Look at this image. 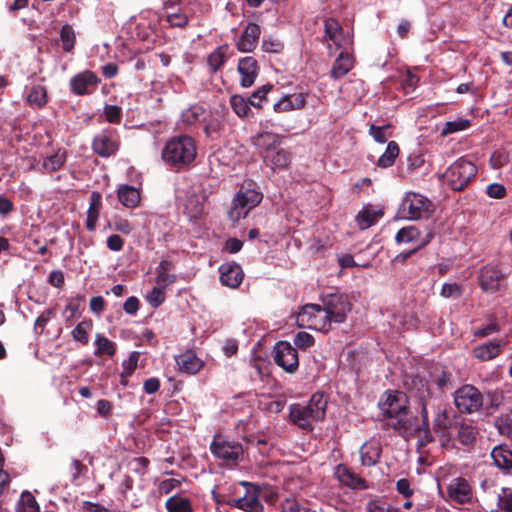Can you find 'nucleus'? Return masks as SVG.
Listing matches in <instances>:
<instances>
[{
  "label": "nucleus",
  "mask_w": 512,
  "mask_h": 512,
  "mask_svg": "<svg viewBox=\"0 0 512 512\" xmlns=\"http://www.w3.org/2000/svg\"><path fill=\"white\" fill-rule=\"evenodd\" d=\"M490 456L494 465L499 469L508 471L512 468V451L506 445L494 447Z\"/></svg>",
  "instance_id": "c756f323"
},
{
  "label": "nucleus",
  "mask_w": 512,
  "mask_h": 512,
  "mask_svg": "<svg viewBox=\"0 0 512 512\" xmlns=\"http://www.w3.org/2000/svg\"><path fill=\"white\" fill-rule=\"evenodd\" d=\"M178 369L187 374H196L204 366V362L198 358L194 351L187 350L175 357Z\"/></svg>",
  "instance_id": "393cba45"
},
{
  "label": "nucleus",
  "mask_w": 512,
  "mask_h": 512,
  "mask_svg": "<svg viewBox=\"0 0 512 512\" xmlns=\"http://www.w3.org/2000/svg\"><path fill=\"white\" fill-rule=\"evenodd\" d=\"M431 237V234L421 237L419 230L411 225L400 229L395 236V240L399 244L411 243L414 245L413 249L419 250L430 242Z\"/></svg>",
  "instance_id": "412c9836"
},
{
  "label": "nucleus",
  "mask_w": 512,
  "mask_h": 512,
  "mask_svg": "<svg viewBox=\"0 0 512 512\" xmlns=\"http://www.w3.org/2000/svg\"><path fill=\"white\" fill-rule=\"evenodd\" d=\"M398 154V144L395 141L389 142L385 152L378 159V165L382 168H388L392 166Z\"/></svg>",
  "instance_id": "ea45409f"
},
{
  "label": "nucleus",
  "mask_w": 512,
  "mask_h": 512,
  "mask_svg": "<svg viewBox=\"0 0 512 512\" xmlns=\"http://www.w3.org/2000/svg\"><path fill=\"white\" fill-rule=\"evenodd\" d=\"M294 343L299 348L305 349L313 345L314 338L307 332H299L294 338Z\"/></svg>",
  "instance_id": "0e129e2a"
},
{
  "label": "nucleus",
  "mask_w": 512,
  "mask_h": 512,
  "mask_svg": "<svg viewBox=\"0 0 512 512\" xmlns=\"http://www.w3.org/2000/svg\"><path fill=\"white\" fill-rule=\"evenodd\" d=\"M254 145L260 150L265 164L272 169L286 168L291 162V154L280 147L281 136L272 132H261L253 138Z\"/></svg>",
  "instance_id": "20e7f679"
},
{
  "label": "nucleus",
  "mask_w": 512,
  "mask_h": 512,
  "mask_svg": "<svg viewBox=\"0 0 512 512\" xmlns=\"http://www.w3.org/2000/svg\"><path fill=\"white\" fill-rule=\"evenodd\" d=\"M91 329V321H82L72 330V337L75 341H78L82 344H87L88 333Z\"/></svg>",
  "instance_id": "49530a36"
},
{
  "label": "nucleus",
  "mask_w": 512,
  "mask_h": 512,
  "mask_svg": "<svg viewBox=\"0 0 512 512\" xmlns=\"http://www.w3.org/2000/svg\"><path fill=\"white\" fill-rule=\"evenodd\" d=\"M381 446L378 441L365 442L360 448V459L364 466H374L380 458Z\"/></svg>",
  "instance_id": "cd10ccee"
},
{
  "label": "nucleus",
  "mask_w": 512,
  "mask_h": 512,
  "mask_svg": "<svg viewBox=\"0 0 512 512\" xmlns=\"http://www.w3.org/2000/svg\"><path fill=\"white\" fill-rule=\"evenodd\" d=\"M167 512H194L191 500L181 495H173L165 502Z\"/></svg>",
  "instance_id": "72a5a7b5"
},
{
  "label": "nucleus",
  "mask_w": 512,
  "mask_h": 512,
  "mask_svg": "<svg viewBox=\"0 0 512 512\" xmlns=\"http://www.w3.org/2000/svg\"><path fill=\"white\" fill-rule=\"evenodd\" d=\"M95 344L97 346L95 351L96 355L106 354L108 356H113L116 351L115 343L102 336L101 334L96 335Z\"/></svg>",
  "instance_id": "a18cd8bd"
},
{
  "label": "nucleus",
  "mask_w": 512,
  "mask_h": 512,
  "mask_svg": "<svg viewBox=\"0 0 512 512\" xmlns=\"http://www.w3.org/2000/svg\"><path fill=\"white\" fill-rule=\"evenodd\" d=\"M238 72L240 74V84L242 87H250L254 84L258 75L259 67L257 61L252 56H247L239 60Z\"/></svg>",
  "instance_id": "4be33fe9"
},
{
  "label": "nucleus",
  "mask_w": 512,
  "mask_h": 512,
  "mask_svg": "<svg viewBox=\"0 0 512 512\" xmlns=\"http://www.w3.org/2000/svg\"><path fill=\"white\" fill-rule=\"evenodd\" d=\"M273 357L275 363L288 373H293L298 369V352L287 341H280L274 346Z\"/></svg>",
  "instance_id": "ddd939ff"
},
{
  "label": "nucleus",
  "mask_w": 512,
  "mask_h": 512,
  "mask_svg": "<svg viewBox=\"0 0 512 512\" xmlns=\"http://www.w3.org/2000/svg\"><path fill=\"white\" fill-rule=\"evenodd\" d=\"M504 346L505 342L500 341L483 343L473 349V355L481 361H490L501 353Z\"/></svg>",
  "instance_id": "bb28decb"
},
{
  "label": "nucleus",
  "mask_w": 512,
  "mask_h": 512,
  "mask_svg": "<svg viewBox=\"0 0 512 512\" xmlns=\"http://www.w3.org/2000/svg\"><path fill=\"white\" fill-rule=\"evenodd\" d=\"M272 89V85H264L259 90L254 92L249 98L250 105L260 108L262 105L263 99L266 98L267 93Z\"/></svg>",
  "instance_id": "6e6d98bb"
},
{
  "label": "nucleus",
  "mask_w": 512,
  "mask_h": 512,
  "mask_svg": "<svg viewBox=\"0 0 512 512\" xmlns=\"http://www.w3.org/2000/svg\"><path fill=\"white\" fill-rule=\"evenodd\" d=\"M500 434L512 438V411L499 417L496 421Z\"/></svg>",
  "instance_id": "603ef678"
},
{
  "label": "nucleus",
  "mask_w": 512,
  "mask_h": 512,
  "mask_svg": "<svg viewBox=\"0 0 512 512\" xmlns=\"http://www.w3.org/2000/svg\"><path fill=\"white\" fill-rule=\"evenodd\" d=\"M260 34V27L255 23H249L236 41L237 49L241 52H252L257 46Z\"/></svg>",
  "instance_id": "5701e85b"
},
{
  "label": "nucleus",
  "mask_w": 512,
  "mask_h": 512,
  "mask_svg": "<svg viewBox=\"0 0 512 512\" xmlns=\"http://www.w3.org/2000/svg\"><path fill=\"white\" fill-rule=\"evenodd\" d=\"M211 453L221 464L235 466L243 458L244 450L242 445L236 441L223 438H216L210 446Z\"/></svg>",
  "instance_id": "1a4fd4ad"
},
{
  "label": "nucleus",
  "mask_w": 512,
  "mask_h": 512,
  "mask_svg": "<svg viewBox=\"0 0 512 512\" xmlns=\"http://www.w3.org/2000/svg\"><path fill=\"white\" fill-rule=\"evenodd\" d=\"M60 38L63 50L70 52L74 48L76 39L73 28L68 24L64 25L61 29Z\"/></svg>",
  "instance_id": "de8ad7c7"
},
{
  "label": "nucleus",
  "mask_w": 512,
  "mask_h": 512,
  "mask_svg": "<svg viewBox=\"0 0 512 512\" xmlns=\"http://www.w3.org/2000/svg\"><path fill=\"white\" fill-rule=\"evenodd\" d=\"M410 399L421 414V424L417 423V432L428 435L430 430L429 415H434L433 426L435 430H444L450 426V420L447 415L446 404L439 394H436L429 381L416 377L412 380L409 387Z\"/></svg>",
  "instance_id": "f257e3e1"
},
{
  "label": "nucleus",
  "mask_w": 512,
  "mask_h": 512,
  "mask_svg": "<svg viewBox=\"0 0 512 512\" xmlns=\"http://www.w3.org/2000/svg\"><path fill=\"white\" fill-rule=\"evenodd\" d=\"M296 321L299 327L317 331L327 332L331 328L324 307L317 304L303 306L297 315Z\"/></svg>",
  "instance_id": "0eeeda50"
},
{
  "label": "nucleus",
  "mask_w": 512,
  "mask_h": 512,
  "mask_svg": "<svg viewBox=\"0 0 512 512\" xmlns=\"http://www.w3.org/2000/svg\"><path fill=\"white\" fill-rule=\"evenodd\" d=\"M446 492L448 500L457 504L469 503L473 498L469 482L462 477L452 478L447 484Z\"/></svg>",
  "instance_id": "2eb2a0df"
},
{
  "label": "nucleus",
  "mask_w": 512,
  "mask_h": 512,
  "mask_svg": "<svg viewBox=\"0 0 512 512\" xmlns=\"http://www.w3.org/2000/svg\"><path fill=\"white\" fill-rule=\"evenodd\" d=\"M354 65V60L348 52H341L332 65L331 77L335 80L345 76Z\"/></svg>",
  "instance_id": "7c9ffc66"
},
{
  "label": "nucleus",
  "mask_w": 512,
  "mask_h": 512,
  "mask_svg": "<svg viewBox=\"0 0 512 512\" xmlns=\"http://www.w3.org/2000/svg\"><path fill=\"white\" fill-rule=\"evenodd\" d=\"M206 192L198 189L189 193L184 201V213L190 220L200 218L204 213V204L206 202Z\"/></svg>",
  "instance_id": "6ab92c4d"
},
{
  "label": "nucleus",
  "mask_w": 512,
  "mask_h": 512,
  "mask_svg": "<svg viewBox=\"0 0 512 512\" xmlns=\"http://www.w3.org/2000/svg\"><path fill=\"white\" fill-rule=\"evenodd\" d=\"M101 195L97 191H93L90 195V205L87 211L86 228L94 231L96 223L99 219L101 209Z\"/></svg>",
  "instance_id": "2f4dec72"
},
{
  "label": "nucleus",
  "mask_w": 512,
  "mask_h": 512,
  "mask_svg": "<svg viewBox=\"0 0 512 512\" xmlns=\"http://www.w3.org/2000/svg\"><path fill=\"white\" fill-rule=\"evenodd\" d=\"M365 512H399V510L384 498L374 497L365 504Z\"/></svg>",
  "instance_id": "4c0bfd02"
},
{
  "label": "nucleus",
  "mask_w": 512,
  "mask_h": 512,
  "mask_svg": "<svg viewBox=\"0 0 512 512\" xmlns=\"http://www.w3.org/2000/svg\"><path fill=\"white\" fill-rule=\"evenodd\" d=\"M327 401L323 394L312 395L307 405L295 404L290 407V419L299 428L312 430L313 423L325 416Z\"/></svg>",
  "instance_id": "39448f33"
},
{
  "label": "nucleus",
  "mask_w": 512,
  "mask_h": 512,
  "mask_svg": "<svg viewBox=\"0 0 512 512\" xmlns=\"http://www.w3.org/2000/svg\"><path fill=\"white\" fill-rule=\"evenodd\" d=\"M334 476L341 484L351 489L364 490L368 488L367 481L358 474L354 473L346 465H337L334 470Z\"/></svg>",
  "instance_id": "aec40b11"
},
{
  "label": "nucleus",
  "mask_w": 512,
  "mask_h": 512,
  "mask_svg": "<svg viewBox=\"0 0 512 512\" xmlns=\"http://www.w3.org/2000/svg\"><path fill=\"white\" fill-rule=\"evenodd\" d=\"M430 210V200L418 193L409 192L402 201V211L411 220L425 217Z\"/></svg>",
  "instance_id": "f8f14e48"
},
{
  "label": "nucleus",
  "mask_w": 512,
  "mask_h": 512,
  "mask_svg": "<svg viewBox=\"0 0 512 512\" xmlns=\"http://www.w3.org/2000/svg\"><path fill=\"white\" fill-rule=\"evenodd\" d=\"M27 101L30 105L43 107L47 103V92L43 86L37 85L31 88L27 95Z\"/></svg>",
  "instance_id": "37998d69"
},
{
  "label": "nucleus",
  "mask_w": 512,
  "mask_h": 512,
  "mask_svg": "<svg viewBox=\"0 0 512 512\" xmlns=\"http://www.w3.org/2000/svg\"><path fill=\"white\" fill-rule=\"evenodd\" d=\"M471 125L470 120L458 118L452 121H448L444 124L442 130H441V136L445 137L450 134L466 130Z\"/></svg>",
  "instance_id": "c03bdc74"
},
{
  "label": "nucleus",
  "mask_w": 512,
  "mask_h": 512,
  "mask_svg": "<svg viewBox=\"0 0 512 512\" xmlns=\"http://www.w3.org/2000/svg\"><path fill=\"white\" fill-rule=\"evenodd\" d=\"M500 330V325L496 318L490 317L488 323L474 331L475 337H486Z\"/></svg>",
  "instance_id": "864d4df0"
},
{
  "label": "nucleus",
  "mask_w": 512,
  "mask_h": 512,
  "mask_svg": "<svg viewBox=\"0 0 512 512\" xmlns=\"http://www.w3.org/2000/svg\"><path fill=\"white\" fill-rule=\"evenodd\" d=\"M233 111L240 117L246 116L249 110V104L242 96L234 95L230 99Z\"/></svg>",
  "instance_id": "8fccbe9b"
},
{
  "label": "nucleus",
  "mask_w": 512,
  "mask_h": 512,
  "mask_svg": "<svg viewBox=\"0 0 512 512\" xmlns=\"http://www.w3.org/2000/svg\"><path fill=\"white\" fill-rule=\"evenodd\" d=\"M167 22L172 27L183 28L187 25L188 18L186 15H184L182 13H172V14L167 15Z\"/></svg>",
  "instance_id": "69168bd1"
},
{
  "label": "nucleus",
  "mask_w": 512,
  "mask_h": 512,
  "mask_svg": "<svg viewBox=\"0 0 512 512\" xmlns=\"http://www.w3.org/2000/svg\"><path fill=\"white\" fill-rule=\"evenodd\" d=\"M99 83L98 77L90 71H84L75 75L71 81V91L76 95H85L96 89Z\"/></svg>",
  "instance_id": "a211bd4d"
},
{
  "label": "nucleus",
  "mask_w": 512,
  "mask_h": 512,
  "mask_svg": "<svg viewBox=\"0 0 512 512\" xmlns=\"http://www.w3.org/2000/svg\"><path fill=\"white\" fill-rule=\"evenodd\" d=\"M209 115L210 111H207L200 105H194L182 113V120L188 125L203 124V122L207 121Z\"/></svg>",
  "instance_id": "473e14b6"
},
{
  "label": "nucleus",
  "mask_w": 512,
  "mask_h": 512,
  "mask_svg": "<svg viewBox=\"0 0 512 512\" xmlns=\"http://www.w3.org/2000/svg\"><path fill=\"white\" fill-rule=\"evenodd\" d=\"M117 197L120 203L126 208H135L141 201V194L139 189L124 184L118 188Z\"/></svg>",
  "instance_id": "c85d7f7f"
},
{
  "label": "nucleus",
  "mask_w": 512,
  "mask_h": 512,
  "mask_svg": "<svg viewBox=\"0 0 512 512\" xmlns=\"http://www.w3.org/2000/svg\"><path fill=\"white\" fill-rule=\"evenodd\" d=\"M378 216L379 215L377 212H372V211H367V210L359 213V215L357 217L359 227L361 229L369 228L370 226H372L375 223Z\"/></svg>",
  "instance_id": "5fc2aeb1"
},
{
  "label": "nucleus",
  "mask_w": 512,
  "mask_h": 512,
  "mask_svg": "<svg viewBox=\"0 0 512 512\" xmlns=\"http://www.w3.org/2000/svg\"><path fill=\"white\" fill-rule=\"evenodd\" d=\"M172 265L170 262L163 260L159 263L156 269V283L157 285L166 288L168 285L174 283L176 281V276L174 274L169 273Z\"/></svg>",
  "instance_id": "c9c22d12"
},
{
  "label": "nucleus",
  "mask_w": 512,
  "mask_h": 512,
  "mask_svg": "<svg viewBox=\"0 0 512 512\" xmlns=\"http://www.w3.org/2000/svg\"><path fill=\"white\" fill-rule=\"evenodd\" d=\"M505 274L494 266H485L480 272V286L486 293H494L501 288Z\"/></svg>",
  "instance_id": "f3484780"
},
{
  "label": "nucleus",
  "mask_w": 512,
  "mask_h": 512,
  "mask_svg": "<svg viewBox=\"0 0 512 512\" xmlns=\"http://www.w3.org/2000/svg\"><path fill=\"white\" fill-rule=\"evenodd\" d=\"M197 147L195 141L186 135L169 139L162 149L163 161L176 169L189 166L196 158Z\"/></svg>",
  "instance_id": "7ed1b4c3"
},
{
  "label": "nucleus",
  "mask_w": 512,
  "mask_h": 512,
  "mask_svg": "<svg viewBox=\"0 0 512 512\" xmlns=\"http://www.w3.org/2000/svg\"><path fill=\"white\" fill-rule=\"evenodd\" d=\"M112 228L124 235H129L132 231L131 223L127 219L121 217H115L113 219Z\"/></svg>",
  "instance_id": "680f3d73"
},
{
  "label": "nucleus",
  "mask_w": 512,
  "mask_h": 512,
  "mask_svg": "<svg viewBox=\"0 0 512 512\" xmlns=\"http://www.w3.org/2000/svg\"><path fill=\"white\" fill-rule=\"evenodd\" d=\"M146 300L153 308L159 307L165 301V288L157 285L147 294Z\"/></svg>",
  "instance_id": "09e8293b"
},
{
  "label": "nucleus",
  "mask_w": 512,
  "mask_h": 512,
  "mask_svg": "<svg viewBox=\"0 0 512 512\" xmlns=\"http://www.w3.org/2000/svg\"><path fill=\"white\" fill-rule=\"evenodd\" d=\"M323 307L327 313L330 325L332 323H342L347 314L351 311V303L347 295L332 293L326 295L323 300Z\"/></svg>",
  "instance_id": "9d476101"
},
{
  "label": "nucleus",
  "mask_w": 512,
  "mask_h": 512,
  "mask_svg": "<svg viewBox=\"0 0 512 512\" xmlns=\"http://www.w3.org/2000/svg\"><path fill=\"white\" fill-rule=\"evenodd\" d=\"M340 24L334 19H327L325 21V38L329 41L331 38L336 36L342 31Z\"/></svg>",
  "instance_id": "e2e57ef3"
},
{
  "label": "nucleus",
  "mask_w": 512,
  "mask_h": 512,
  "mask_svg": "<svg viewBox=\"0 0 512 512\" xmlns=\"http://www.w3.org/2000/svg\"><path fill=\"white\" fill-rule=\"evenodd\" d=\"M477 173L476 166L465 159H459L454 162L445 172L444 177L455 191L462 190Z\"/></svg>",
  "instance_id": "6e6552de"
},
{
  "label": "nucleus",
  "mask_w": 512,
  "mask_h": 512,
  "mask_svg": "<svg viewBox=\"0 0 512 512\" xmlns=\"http://www.w3.org/2000/svg\"><path fill=\"white\" fill-rule=\"evenodd\" d=\"M204 132L207 137L215 139L219 136L221 130L220 116L210 111V115L206 122H203Z\"/></svg>",
  "instance_id": "79ce46f5"
},
{
  "label": "nucleus",
  "mask_w": 512,
  "mask_h": 512,
  "mask_svg": "<svg viewBox=\"0 0 512 512\" xmlns=\"http://www.w3.org/2000/svg\"><path fill=\"white\" fill-rule=\"evenodd\" d=\"M247 486V492L243 497L232 498L226 501L231 510H240L242 512H262L263 505L259 501V492L249 483L242 482Z\"/></svg>",
  "instance_id": "4468645a"
},
{
  "label": "nucleus",
  "mask_w": 512,
  "mask_h": 512,
  "mask_svg": "<svg viewBox=\"0 0 512 512\" xmlns=\"http://www.w3.org/2000/svg\"><path fill=\"white\" fill-rule=\"evenodd\" d=\"M66 161V152L57 150L54 154L47 156L42 161V170L51 173L59 170Z\"/></svg>",
  "instance_id": "f704fd0d"
},
{
  "label": "nucleus",
  "mask_w": 512,
  "mask_h": 512,
  "mask_svg": "<svg viewBox=\"0 0 512 512\" xmlns=\"http://www.w3.org/2000/svg\"><path fill=\"white\" fill-rule=\"evenodd\" d=\"M104 115L110 123H119L122 117V111L118 106L106 105L104 108Z\"/></svg>",
  "instance_id": "bf43d9fd"
},
{
  "label": "nucleus",
  "mask_w": 512,
  "mask_h": 512,
  "mask_svg": "<svg viewBox=\"0 0 512 512\" xmlns=\"http://www.w3.org/2000/svg\"><path fill=\"white\" fill-rule=\"evenodd\" d=\"M16 512H40L39 505L32 493L22 492L16 504Z\"/></svg>",
  "instance_id": "e433bc0d"
},
{
  "label": "nucleus",
  "mask_w": 512,
  "mask_h": 512,
  "mask_svg": "<svg viewBox=\"0 0 512 512\" xmlns=\"http://www.w3.org/2000/svg\"><path fill=\"white\" fill-rule=\"evenodd\" d=\"M486 192L491 198L500 199L505 196L506 190L502 184L493 183L487 186Z\"/></svg>",
  "instance_id": "774afa93"
},
{
  "label": "nucleus",
  "mask_w": 512,
  "mask_h": 512,
  "mask_svg": "<svg viewBox=\"0 0 512 512\" xmlns=\"http://www.w3.org/2000/svg\"><path fill=\"white\" fill-rule=\"evenodd\" d=\"M328 42V49L330 54L332 53V45H334L337 49L343 50L342 52H348L353 44L351 35L348 32L345 33L343 30L331 38Z\"/></svg>",
  "instance_id": "58836bf2"
},
{
  "label": "nucleus",
  "mask_w": 512,
  "mask_h": 512,
  "mask_svg": "<svg viewBox=\"0 0 512 512\" xmlns=\"http://www.w3.org/2000/svg\"><path fill=\"white\" fill-rule=\"evenodd\" d=\"M227 46L216 48L207 58V64L212 72H216L226 61Z\"/></svg>",
  "instance_id": "a19ab883"
},
{
  "label": "nucleus",
  "mask_w": 512,
  "mask_h": 512,
  "mask_svg": "<svg viewBox=\"0 0 512 512\" xmlns=\"http://www.w3.org/2000/svg\"><path fill=\"white\" fill-rule=\"evenodd\" d=\"M305 103L306 96L304 93H293L283 96L274 104L273 109L277 113L288 112L303 108Z\"/></svg>",
  "instance_id": "a878e982"
},
{
  "label": "nucleus",
  "mask_w": 512,
  "mask_h": 512,
  "mask_svg": "<svg viewBox=\"0 0 512 512\" xmlns=\"http://www.w3.org/2000/svg\"><path fill=\"white\" fill-rule=\"evenodd\" d=\"M508 162V155L504 152H494L490 157V164L493 169H499Z\"/></svg>",
  "instance_id": "338daca9"
},
{
  "label": "nucleus",
  "mask_w": 512,
  "mask_h": 512,
  "mask_svg": "<svg viewBox=\"0 0 512 512\" xmlns=\"http://www.w3.org/2000/svg\"><path fill=\"white\" fill-rule=\"evenodd\" d=\"M262 194L250 185H243L237 192L233 207L229 216L233 221H238L247 216L249 211L256 207L262 200Z\"/></svg>",
  "instance_id": "423d86ee"
},
{
  "label": "nucleus",
  "mask_w": 512,
  "mask_h": 512,
  "mask_svg": "<svg viewBox=\"0 0 512 512\" xmlns=\"http://www.w3.org/2000/svg\"><path fill=\"white\" fill-rule=\"evenodd\" d=\"M138 360H139V352L133 351L129 355L128 359L123 361V363H122L123 371L121 373L122 378H126V377L132 375V373L137 368Z\"/></svg>",
  "instance_id": "3c124183"
},
{
  "label": "nucleus",
  "mask_w": 512,
  "mask_h": 512,
  "mask_svg": "<svg viewBox=\"0 0 512 512\" xmlns=\"http://www.w3.org/2000/svg\"><path fill=\"white\" fill-rule=\"evenodd\" d=\"M498 507L507 512H512V490L502 489V494L498 496Z\"/></svg>",
  "instance_id": "13d9d810"
},
{
  "label": "nucleus",
  "mask_w": 512,
  "mask_h": 512,
  "mask_svg": "<svg viewBox=\"0 0 512 512\" xmlns=\"http://www.w3.org/2000/svg\"><path fill=\"white\" fill-rule=\"evenodd\" d=\"M462 294V288L457 283H444L441 289V296L444 298H458Z\"/></svg>",
  "instance_id": "4d7b16f0"
},
{
  "label": "nucleus",
  "mask_w": 512,
  "mask_h": 512,
  "mask_svg": "<svg viewBox=\"0 0 512 512\" xmlns=\"http://www.w3.org/2000/svg\"><path fill=\"white\" fill-rule=\"evenodd\" d=\"M119 137L114 130H105L93 140V150L101 157H109L117 152Z\"/></svg>",
  "instance_id": "dca6fc26"
},
{
  "label": "nucleus",
  "mask_w": 512,
  "mask_h": 512,
  "mask_svg": "<svg viewBox=\"0 0 512 512\" xmlns=\"http://www.w3.org/2000/svg\"><path fill=\"white\" fill-rule=\"evenodd\" d=\"M408 404V396L400 391H387L379 402L387 426L403 435L417 430L416 419L410 415Z\"/></svg>",
  "instance_id": "f03ea898"
},
{
  "label": "nucleus",
  "mask_w": 512,
  "mask_h": 512,
  "mask_svg": "<svg viewBox=\"0 0 512 512\" xmlns=\"http://www.w3.org/2000/svg\"><path fill=\"white\" fill-rule=\"evenodd\" d=\"M454 404L462 413H474L483 405V395L473 385H463L454 393Z\"/></svg>",
  "instance_id": "9b49d317"
},
{
  "label": "nucleus",
  "mask_w": 512,
  "mask_h": 512,
  "mask_svg": "<svg viewBox=\"0 0 512 512\" xmlns=\"http://www.w3.org/2000/svg\"><path fill=\"white\" fill-rule=\"evenodd\" d=\"M181 482L175 478L162 480L158 485V492L160 494H169L180 486Z\"/></svg>",
  "instance_id": "052dcab7"
},
{
  "label": "nucleus",
  "mask_w": 512,
  "mask_h": 512,
  "mask_svg": "<svg viewBox=\"0 0 512 512\" xmlns=\"http://www.w3.org/2000/svg\"><path fill=\"white\" fill-rule=\"evenodd\" d=\"M219 271L220 281L223 285L230 288H237L242 283L244 273L238 264H222L219 268Z\"/></svg>",
  "instance_id": "b1692460"
}]
</instances>
